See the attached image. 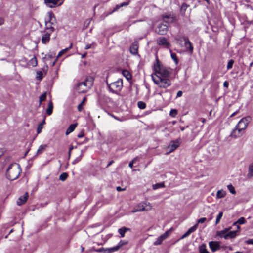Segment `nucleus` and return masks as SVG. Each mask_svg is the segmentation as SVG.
I'll list each match as a JSON object with an SVG mask.
<instances>
[{
    "instance_id": "39448f33",
    "label": "nucleus",
    "mask_w": 253,
    "mask_h": 253,
    "mask_svg": "<svg viewBox=\"0 0 253 253\" xmlns=\"http://www.w3.org/2000/svg\"><path fill=\"white\" fill-rule=\"evenodd\" d=\"M107 84L110 90L115 93H118L121 91L123 87V81L122 79H118L117 81L110 84Z\"/></svg>"
},
{
    "instance_id": "9b49d317",
    "label": "nucleus",
    "mask_w": 253,
    "mask_h": 253,
    "mask_svg": "<svg viewBox=\"0 0 253 253\" xmlns=\"http://www.w3.org/2000/svg\"><path fill=\"white\" fill-rule=\"evenodd\" d=\"M64 0H44V3L47 6L50 8H54L61 5Z\"/></svg>"
},
{
    "instance_id": "a878e982",
    "label": "nucleus",
    "mask_w": 253,
    "mask_h": 253,
    "mask_svg": "<svg viewBox=\"0 0 253 253\" xmlns=\"http://www.w3.org/2000/svg\"><path fill=\"white\" fill-rule=\"evenodd\" d=\"M127 243V242L126 241H123V240H121L119 243L118 244L114 247V249H115V251H118L121 247H122L124 245H126V244Z\"/></svg>"
},
{
    "instance_id": "864d4df0",
    "label": "nucleus",
    "mask_w": 253,
    "mask_h": 253,
    "mask_svg": "<svg viewBox=\"0 0 253 253\" xmlns=\"http://www.w3.org/2000/svg\"><path fill=\"white\" fill-rule=\"evenodd\" d=\"M183 94V92L182 91H178V92L177 93V96H176V97H180L182 96Z\"/></svg>"
},
{
    "instance_id": "473e14b6",
    "label": "nucleus",
    "mask_w": 253,
    "mask_h": 253,
    "mask_svg": "<svg viewBox=\"0 0 253 253\" xmlns=\"http://www.w3.org/2000/svg\"><path fill=\"white\" fill-rule=\"evenodd\" d=\"M188 5L186 4V3H183L181 5V9H180V12L182 15H184L185 11L188 8Z\"/></svg>"
},
{
    "instance_id": "79ce46f5",
    "label": "nucleus",
    "mask_w": 253,
    "mask_h": 253,
    "mask_svg": "<svg viewBox=\"0 0 253 253\" xmlns=\"http://www.w3.org/2000/svg\"><path fill=\"white\" fill-rule=\"evenodd\" d=\"M222 216H223V212H219L217 216L216 219V221H215L216 225H217V224H218L219 223L220 219L222 218Z\"/></svg>"
},
{
    "instance_id": "bb28decb",
    "label": "nucleus",
    "mask_w": 253,
    "mask_h": 253,
    "mask_svg": "<svg viewBox=\"0 0 253 253\" xmlns=\"http://www.w3.org/2000/svg\"><path fill=\"white\" fill-rule=\"evenodd\" d=\"M46 147L47 145L45 144L40 145L37 151L36 155H40L42 154L45 150Z\"/></svg>"
},
{
    "instance_id": "6e6d98bb",
    "label": "nucleus",
    "mask_w": 253,
    "mask_h": 253,
    "mask_svg": "<svg viewBox=\"0 0 253 253\" xmlns=\"http://www.w3.org/2000/svg\"><path fill=\"white\" fill-rule=\"evenodd\" d=\"M228 85H229V84H228V82L227 81H225L223 83V86H224V87H225L227 88L228 87Z\"/></svg>"
},
{
    "instance_id": "de8ad7c7",
    "label": "nucleus",
    "mask_w": 253,
    "mask_h": 253,
    "mask_svg": "<svg viewBox=\"0 0 253 253\" xmlns=\"http://www.w3.org/2000/svg\"><path fill=\"white\" fill-rule=\"evenodd\" d=\"M177 111L176 109L171 110V111H170V113H169L170 115L172 117L175 116L177 115Z\"/></svg>"
},
{
    "instance_id": "423d86ee",
    "label": "nucleus",
    "mask_w": 253,
    "mask_h": 253,
    "mask_svg": "<svg viewBox=\"0 0 253 253\" xmlns=\"http://www.w3.org/2000/svg\"><path fill=\"white\" fill-rule=\"evenodd\" d=\"M152 208L151 204L149 202H142L132 211V212L149 211L152 209Z\"/></svg>"
},
{
    "instance_id": "4be33fe9",
    "label": "nucleus",
    "mask_w": 253,
    "mask_h": 253,
    "mask_svg": "<svg viewBox=\"0 0 253 253\" xmlns=\"http://www.w3.org/2000/svg\"><path fill=\"white\" fill-rule=\"evenodd\" d=\"M98 252H102L104 253H112L115 252V249H114V247L110 248H101L97 250V251Z\"/></svg>"
},
{
    "instance_id": "69168bd1",
    "label": "nucleus",
    "mask_w": 253,
    "mask_h": 253,
    "mask_svg": "<svg viewBox=\"0 0 253 253\" xmlns=\"http://www.w3.org/2000/svg\"><path fill=\"white\" fill-rule=\"evenodd\" d=\"M85 56H86V53H84V54L82 55L81 57H82V58H84Z\"/></svg>"
},
{
    "instance_id": "f8f14e48",
    "label": "nucleus",
    "mask_w": 253,
    "mask_h": 253,
    "mask_svg": "<svg viewBox=\"0 0 253 253\" xmlns=\"http://www.w3.org/2000/svg\"><path fill=\"white\" fill-rule=\"evenodd\" d=\"M244 133V131L235 126L234 128L232 130L230 134V137L234 139H236L241 137Z\"/></svg>"
},
{
    "instance_id": "b1692460",
    "label": "nucleus",
    "mask_w": 253,
    "mask_h": 253,
    "mask_svg": "<svg viewBox=\"0 0 253 253\" xmlns=\"http://www.w3.org/2000/svg\"><path fill=\"white\" fill-rule=\"evenodd\" d=\"M226 195V192L225 191L221 189L219 190H218L216 193V198L217 199H220L224 198L225 195Z\"/></svg>"
},
{
    "instance_id": "4468645a",
    "label": "nucleus",
    "mask_w": 253,
    "mask_h": 253,
    "mask_svg": "<svg viewBox=\"0 0 253 253\" xmlns=\"http://www.w3.org/2000/svg\"><path fill=\"white\" fill-rule=\"evenodd\" d=\"M170 231H167L163 234L159 236L154 243V245L155 246L159 245L161 244L162 242L165 240L169 235Z\"/></svg>"
},
{
    "instance_id": "2eb2a0df",
    "label": "nucleus",
    "mask_w": 253,
    "mask_h": 253,
    "mask_svg": "<svg viewBox=\"0 0 253 253\" xmlns=\"http://www.w3.org/2000/svg\"><path fill=\"white\" fill-rule=\"evenodd\" d=\"M168 30V26L166 24H160L156 29L157 32L160 35L165 34Z\"/></svg>"
},
{
    "instance_id": "f03ea898",
    "label": "nucleus",
    "mask_w": 253,
    "mask_h": 253,
    "mask_svg": "<svg viewBox=\"0 0 253 253\" xmlns=\"http://www.w3.org/2000/svg\"><path fill=\"white\" fill-rule=\"evenodd\" d=\"M21 171V167L18 164L12 163L8 166L7 169L6 177L10 180H14L19 177Z\"/></svg>"
},
{
    "instance_id": "4c0bfd02",
    "label": "nucleus",
    "mask_w": 253,
    "mask_h": 253,
    "mask_svg": "<svg viewBox=\"0 0 253 253\" xmlns=\"http://www.w3.org/2000/svg\"><path fill=\"white\" fill-rule=\"evenodd\" d=\"M68 176V175L67 173L63 172L60 175L59 179L61 181H64L67 178Z\"/></svg>"
},
{
    "instance_id": "58836bf2",
    "label": "nucleus",
    "mask_w": 253,
    "mask_h": 253,
    "mask_svg": "<svg viewBox=\"0 0 253 253\" xmlns=\"http://www.w3.org/2000/svg\"><path fill=\"white\" fill-rule=\"evenodd\" d=\"M227 187L231 193H232V194H236V191L235 190V188L232 184L228 185L227 186Z\"/></svg>"
},
{
    "instance_id": "13d9d810",
    "label": "nucleus",
    "mask_w": 253,
    "mask_h": 253,
    "mask_svg": "<svg viewBox=\"0 0 253 253\" xmlns=\"http://www.w3.org/2000/svg\"><path fill=\"white\" fill-rule=\"evenodd\" d=\"M91 44H87L85 46V49H88L91 48Z\"/></svg>"
},
{
    "instance_id": "2f4dec72",
    "label": "nucleus",
    "mask_w": 253,
    "mask_h": 253,
    "mask_svg": "<svg viewBox=\"0 0 253 253\" xmlns=\"http://www.w3.org/2000/svg\"><path fill=\"white\" fill-rule=\"evenodd\" d=\"M248 176L249 177L253 176V162L249 166Z\"/></svg>"
},
{
    "instance_id": "5701e85b",
    "label": "nucleus",
    "mask_w": 253,
    "mask_h": 253,
    "mask_svg": "<svg viewBox=\"0 0 253 253\" xmlns=\"http://www.w3.org/2000/svg\"><path fill=\"white\" fill-rule=\"evenodd\" d=\"M77 126V123L70 125L68 127V128L66 130V131L65 133L66 135H67L69 134L70 133H71L72 132H73L75 130Z\"/></svg>"
},
{
    "instance_id": "338daca9",
    "label": "nucleus",
    "mask_w": 253,
    "mask_h": 253,
    "mask_svg": "<svg viewBox=\"0 0 253 253\" xmlns=\"http://www.w3.org/2000/svg\"><path fill=\"white\" fill-rule=\"evenodd\" d=\"M113 163V161H111V162H110L108 164L107 166L108 167V166H110V165H111Z\"/></svg>"
},
{
    "instance_id": "a19ab883",
    "label": "nucleus",
    "mask_w": 253,
    "mask_h": 253,
    "mask_svg": "<svg viewBox=\"0 0 253 253\" xmlns=\"http://www.w3.org/2000/svg\"><path fill=\"white\" fill-rule=\"evenodd\" d=\"M170 52L171 53V58L174 60L175 63L176 64H177L178 63V59L177 58L176 54H175L174 53H172L171 50H170Z\"/></svg>"
},
{
    "instance_id": "f3484780",
    "label": "nucleus",
    "mask_w": 253,
    "mask_h": 253,
    "mask_svg": "<svg viewBox=\"0 0 253 253\" xmlns=\"http://www.w3.org/2000/svg\"><path fill=\"white\" fill-rule=\"evenodd\" d=\"M51 33L48 31H43L42 37V42L43 44H46L50 40Z\"/></svg>"
},
{
    "instance_id": "bf43d9fd",
    "label": "nucleus",
    "mask_w": 253,
    "mask_h": 253,
    "mask_svg": "<svg viewBox=\"0 0 253 253\" xmlns=\"http://www.w3.org/2000/svg\"><path fill=\"white\" fill-rule=\"evenodd\" d=\"M238 112V111H235V112H234L233 113H232L231 115H230V117H232L233 116H234L235 115H236Z\"/></svg>"
},
{
    "instance_id": "8fccbe9b",
    "label": "nucleus",
    "mask_w": 253,
    "mask_h": 253,
    "mask_svg": "<svg viewBox=\"0 0 253 253\" xmlns=\"http://www.w3.org/2000/svg\"><path fill=\"white\" fill-rule=\"evenodd\" d=\"M136 158H134L133 160H132L129 164V167L131 168H132L133 166L134 163H135L136 161Z\"/></svg>"
},
{
    "instance_id": "774afa93",
    "label": "nucleus",
    "mask_w": 253,
    "mask_h": 253,
    "mask_svg": "<svg viewBox=\"0 0 253 253\" xmlns=\"http://www.w3.org/2000/svg\"><path fill=\"white\" fill-rule=\"evenodd\" d=\"M85 100H86V98H84V99L83 100V101L81 102H83V103L84 104V103L85 102Z\"/></svg>"
},
{
    "instance_id": "72a5a7b5",
    "label": "nucleus",
    "mask_w": 253,
    "mask_h": 253,
    "mask_svg": "<svg viewBox=\"0 0 253 253\" xmlns=\"http://www.w3.org/2000/svg\"><path fill=\"white\" fill-rule=\"evenodd\" d=\"M45 120H43L38 126L37 128V133L39 134L41 133L42 129L43 126L45 124Z\"/></svg>"
},
{
    "instance_id": "e433bc0d",
    "label": "nucleus",
    "mask_w": 253,
    "mask_h": 253,
    "mask_svg": "<svg viewBox=\"0 0 253 253\" xmlns=\"http://www.w3.org/2000/svg\"><path fill=\"white\" fill-rule=\"evenodd\" d=\"M246 220L244 217H241L236 222H234L233 225H235L237 224H243L245 223Z\"/></svg>"
},
{
    "instance_id": "0e129e2a",
    "label": "nucleus",
    "mask_w": 253,
    "mask_h": 253,
    "mask_svg": "<svg viewBox=\"0 0 253 253\" xmlns=\"http://www.w3.org/2000/svg\"><path fill=\"white\" fill-rule=\"evenodd\" d=\"M3 152L0 150V158L3 155Z\"/></svg>"
},
{
    "instance_id": "f704fd0d",
    "label": "nucleus",
    "mask_w": 253,
    "mask_h": 253,
    "mask_svg": "<svg viewBox=\"0 0 253 253\" xmlns=\"http://www.w3.org/2000/svg\"><path fill=\"white\" fill-rule=\"evenodd\" d=\"M164 187H165V185L163 182L156 183L155 184L153 185V189L154 190H156V189H159L160 188Z\"/></svg>"
},
{
    "instance_id": "37998d69",
    "label": "nucleus",
    "mask_w": 253,
    "mask_h": 253,
    "mask_svg": "<svg viewBox=\"0 0 253 253\" xmlns=\"http://www.w3.org/2000/svg\"><path fill=\"white\" fill-rule=\"evenodd\" d=\"M137 104L138 107L141 109H144L146 108V104L142 101H139Z\"/></svg>"
},
{
    "instance_id": "ea45409f",
    "label": "nucleus",
    "mask_w": 253,
    "mask_h": 253,
    "mask_svg": "<svg viewBox=\"0 0 253 253\" xmlns=\"http://www.w3.org/2000/svg\"><path fill=\"white\" fill-rule=\"evenodd\" d=\"M123 75L127 79L131 78V74L127 70H124L122 72Z\"/></svg>"
},
{
    "instance_id": "c756f323",
    "label": "nucleus",
    "mask_w": 253,
    "mask_h": 253,
    "mask_svg": "<svg viewBox=\"0 0 253 253\" xmlns=\"http://www.w3.org/2000/svg\"><path fill=\"white\" fill-rule=\"evenodd\" d=\"M28 64L32 67H35L37 65V60L35 56L32 58L28 62Z\"/></svg>"
},
{
    "instance_id": "ddd939ff",
    "label": "nucleus",
    "mask_w": 253,
    "mask_h": 253,
    "mask_svg": "<svg viewBox=\"0 0 253 253\" xmlns=\"http://www.w3.org/2000/svg\"><path fill=\"white\" fill-rule=\"evenodd\" d=\"M180 143V141L178 140L171 141L168 147L169 149V151L166 154H169L176 150L179 147Z\"/></svg>"
},
{
    "instance_id": "3c124183",
    "label": "nucleus",
    "mask_w": 253,
    "mask_h": 253,
    "mask_svg": "<svg viewBox=\"0 0 253 253\" xmlns=\"http://www.w3.org/2000/svg\"><path fill=\"white\" fill-rule=\"evenodd\" d=\"M84 105L83 102H81L78 106V110L79 111H81L83 109V106Z\"/></svg>"
},
{
    "instance_id": "0eeeda50",
    "label": "nucleus",
    "mask_w": 253,
    "mask_h": 253,
    "mask_svg": "<svg viewBox=\"0 0 253 253\" xmlns=\"http://www.w3.org/2000/svg\"><path fill=\"white\" fill-rule=\"evenodd\" d=\"M48 19L45 22L46 29L51 34L54 30V28L51 25H54L56 23V19L54 14L51 12H48Z\"/></svg>"
},
{
    "instance_id": "20e7f679",
    "label": "nucleus",
    "mask_w": 253,
    "mask_h": 253,
    "mask_svg": "<svg viewBox=\"0 0 253 253\" xmlns=\"http://www.w3.org/2000/svg\"><path fill=\"white\" fill-rule=\"evenodd\" d=\"M231 227L225 228L221 231H217L216 235L220 237L224 238L225 239L234 238L236 235L238 230L230 231Z\"/></svg>"
},
{
    "instance_id": "f257e3e1",
    "label": "nucleus",
    "mask_w": 253,
    "mask_h": 253,
    "mask_svg": "<svg viewBox=\"0 0 253 253\" xmlns=\"http://www.w3.org/2000/svg\"><path fill=\"white\" fill-rule=\"evenodd\" d=\"M153 69L155 74H152V78L153 82L161 88H166L171 85V82L168 77L170 74L168 69L164 66L156 58L154 63Z\"/></svg>"
},
{
    "instance_id": "9d476101",
    "label": "nucleus",
    "mask_w": 253,
    "mask_h": 253,
    "mask_svg": "<svg viewBox=\"0 0 253 253\" xmlns=\"http://www.w3.org/2000/svg\"><path fill=\"white\" fill-rule=\"evenodd\" d=\"M162 18L163 21L167 24L172 23L175 21V16L172 13L163 14Z\"/></svg>"
},
{
    "instance_id": "412c9836",
    "label": "nucleus",
    "mask_w": 253,
    "mask_h": 253,
    "mask_svg": "<svg viewBox=\"0 0 253 253\" xmlns=\"http://www.w3.org/2000/svg\"><path fill=\"white\" fill-rule=\"evenodd\" d=\"M138 43L134 42L130 47V52L133 55H136L138 52Z\"/></svg>"
},
{
    "instance_id": "e2e57ef3",
    "label": "nucleus",
    "mask_w": 253,
    "mask_h": 253,
    "mask_svg": "<svg viewBox=\"0 0 253 253\" xmlns=\"http://www.w3.org/2000/svg\"><path fill=\"white\" fill-rule=\"evenodd\" d=\"M127 5V3H126V2L122 3V4H120V5H122V7H123V6H126Z\"/></svg>"
},
{
    "instance_id": "49530a36",
    "label": "nucleus",
    "mask_w": 253,
    "mask_h": 253,
    "mask_svg": "<svg viewBox=\"0 0 253 253\" xmlns=\"http://www.w3.org/2000/svg\"><path fill=\"white\" fill-rule=\"evenodd\" d=\"M233 64H234V61L233 60H230L228 62V64H227V69H231L232 67Z\"/></svg>"
},
{
    "instance_id": "680f3d73",
    "label": "nucleus",
    "mask_w": 253,
    "mask_h": 253,
    "mask_svg": "<svg viewBox=\"0 0 253 253\" xmlns=\"http://www.w3.org/2000/svg\"><path fill=\"white\" fill-rule=\"evenodd\" d=\"M73 149V147L72 146L70 148V149H69V155L70 156V154H71V151H72V150Z\"/></svg>"
},
{
    "instance_id": "c03bdc74",
    "label": "nucleus",
    "mask_w": 253,
    "mask_h": 253,
    "mask_svg": "<svg viewBox=\"0 0 253 253\" xmlns=\"http://www.w3.org/2000/svg\"><path fill=\"white\" fill-rule=\"evenodd\" d=\"M46 93L45 92L43 94H42L40 97V99H39V101H40V105H41V102L42 101H43L45 100L46 99Z\"/></svg>"
},
{
    "instance_id": "1a4fd4ad",
    "label": "nucleus",
    "mask_w": 253,
    "mask_h": 253,
    "mask_svg": "<svg viewBox=\"0 0 253 253\" xmlns=\"http://www.w3.org/2000/svg\"><path fill=\"white\" fill-rule=\"evenodd\" d=\"M250 121L251 118L250 117H244L239 121L236 126L245 132Z\"/></svg>"
},
{
    "instance_id": "c9c22d12",
    "label": "nucleus",
    "mask_w": 253,
    "mask_h": 253,
    "mask_svg": "<svg viewBox=\"0 0 253 253\" xmlns=\"http://www.w3.org/2000/svg\"><path fill=\"white\" fill-rule=\"evenodd\" d=\"M183 38H185L183 36H178L175 38V40L176 41V43L179 45H182V41H183Z\"/></svg>"
},
{
    "instance_id": "a211bd4d",
    "label": "nucleus",
    "mask_w": 253,
    "mask_h": 253,
    "mask_svg": "<svg viewBox=\"0 0 253 253\" xmlns=\"http://www.w3.org/2000/svg\"><path fill=\"white\" fill-rule=\"evenodd\" d=\"M209 247L212 252H215L220 249V245L218 242L211 241L209 242Z\"/></svg>"
},
{
    "instance_id": "09e8293b",
    "label": "nucleus",
    "mask_w": 253,
    "mask_h": 253,
    "mask_svg": "<svg viewBox=\"0 0 253 253\" xmlns=\"http://www.w3.org/2000/svg\"><path fill=\"white\" fill-rule=\"evenodd\" d=\"M82 159V155H80L79 156L77 157L72 162L73 164H75L78 162H79Z\"/></svg>"
},
{
    "instance_id": "dca6fc26",
    "label": "nucleus",
    "mask_w": 253,
    "mask_h": 253,
    "mask_svg": "<svg viewBox=\"0 0 253 253\" xmlns=\"http://www.w3.org/2000/svg\"><path fill=\"white\" fill-rule=\"evenodd\" d=\"M157 43L160 45H164L165 47L169 48L170 44L167 42L165 37H160L157 40Z\"/></svg>"
},
{
    "instance_id": "6ab92c4d",
    "label": "nucleus",
    "mask_w": 253,
    "mask_h": 253,
    "mask_svg": "<svg viewBox=\"0 0 253 253\" xmlns=\"http://www.w3.org/2000/svg\"><path fill=\"white\" fill-rule=\"evenodd\" d=\"M28 198V193H26L24 194V195H23L22 196H20L17 201V204L18 205H23V204H24L27 199Z\"/></svg>"
},
{
    "instance_id": "393cba45",
    "label": "nucleus",
    "mask_w": 253,
    "mask_h": 253,
    "mask_svg": "<svg viewBox=\"0 0 253 253\" xmlns=\"http://www.w3.org/2000/svg\"><path fill=\"white\" fill-rule=\"evenodd\" d=\"M53 105L51 101H49L48 104V108L46 110V113L48 115H50L53 111Z\"/></svg>"
},
{
    "instance_id": "cd10ccee",
    "label": "nucleus",
    "mask_w": 253,
    "mask_h": 253,
    "mask_svg": "<svg viewBox=\"0 0 253 253\" xmlns=\"http://www.w3.org/2000/svg\"><path fill=\"white\" fill-rule=\"evenodd\" d=\"M129 228H126L125 227H123L121 228H120L118 230V232L120 234L121 237H124L125 236V234L126 232V231L129 230Z\"/></svg>"
},
{
    "instance_id": "7ed1b4c3",
    "label": "nucleus",
    "mask_w": 253,
    "mask_h": 253,
    "mask_svg": "<svg viewBox=\"0 0 253 253\" xmlns=\"http://www.w3.org/2000/svg\"><path fill=\"white\" fill-rule=\"evenodd\" d=\"M93 78L91 76L87 77L85 80L79 83L77 86V90L79 93H85L88 91L93 85Z\"/></svg>"
},
{
    "instance_id": "aec40b11",
    "label": "nucleus",
    "mask_w": 253,
    "mask_h": 253,
    "mask_svg": "<svg viewBox=\"0 0 253 253\" xmlns=\"http://www.w3.org/2000/svg\"><path fill=\"white\" fill-rule=\"evenodd\" d=\"M183 41L184 42V46L187 49H188L190 52H192L193 48L192 43L189 41L188 38H183Z\"/></svg>"
},
{
    "instance_id": "6e6552de",
    "label": "nucleus",
    "mask_w": 253,
    "mask_h": 253,
    "mask_svg": "<svg viewBox=\"0 0 253 253\" xmlns=\"http://www.w3.org/2000/svg\"><path fill=\"white\" fill-rule=\"evenodd\" d=\"M206 220V218L205 217H202L199 219H198L197 221V223L193 226L190 228L187 231L184 233L181 237V239H184L187 236H188L190 234L194 232L198 228V224L200 223H203Z\"/></svg>"
},
{
    "instance_id": "603ef678",
    "label": "nucleus",
    "mask_w": 253,
    "mask_h": 253,
    "mask_svg": "<svg viewBox=\"0 0 253 253\" xmlns=\"http://www.w3.org/2000/svg\"><path fill=\"white\" fill-rule=\"evenodd\" d=\"M122 7V5H117L116 7L114 8V10L110 12V14L113 13L114 11L118 10L120 8Z\"/></svg>"
},
{
    "instance_id": "a18cd8bd",
    "label": "nucleus",
    "mask_w": 253,
    "mask_h": 253,
    "mask_svg": "<svg viewBox=\"0 0 253 253\" xmlns=\"http://www.w3.org/2000/svg\"><path fill=\"white\" fill-rule=\"evenodd\" d=\"M37 76L36 78L38 79L41 80L42 79L43 73L42 71H37Z\"/></svg>"
},
{
    "instance_id": "4d7b16f0",
    "label": "nucleus",
    "mask_w": 253,
    "mask_h": 253,
    "mask_svg": "<svg viewBox=\"0 0 253 253\" xmlns=\"http://www.w3.org/2000/svg\"><path fill=\"white\" fill-rule=\"evenodd\" d=\"M247 243L248 244H252L253 245V239H250L247 241Z\"/></svg>"
},
{
    "instance_id": "c85d7f7f",
    "label": "nucleus",
    "mask_w": 253,
    "mask_h": 253,
    "mask_svg": "<svg viewBox=\"0 0 253 253\" xmlns=\"http://www.w3.org/2000/svg\"><path fill=\"white\" fill-rule=\"evenodd\" d=\"M72 47V43H71L69 47H67L61 51H60L58 55L57 56V59L59 58L60 56H61L63 54L67 52L69 49H70Z\"/></svg>"
},
{
    "instance_id": "5fc2aeb1",
    "label": "nucleus",
    "mask_w": 253,
    "mask_h": 253,
    "mask_svg": "<svg viewBox=\"0 0 253 253\" xmlns=\"http://www.w3.org/2000/svg\"><path fill=\"white\" fill-rule=\"evenodd\" d=\"M116 190H117V191L120 192L121 191H124L125 190V188L123 189L121 187L118 186V187H117Z\"/></svg>"
},
{
    "instance_id": "052dcab7",
    "label": "nucleus",
    "mask_w": 253,
    "mask_h": 253,
    "mask_svg": "<svg viewBox=\"0 0 253 253\" xmlns=\"http://www.w3.org/2000/svg\"><path fill=\"white\" fill-rule=\"evenodd\" d=\"M84 136V134L83 133H81L80 134L78 135V137L79 138H81Z\"/></svg>"
},
{
    "instance_id": "7c9ffc66",
    "label": "nucleus",
    "mask_w": 253,
    "mask_h": 253,
    "mask_svg": "<svg viewBox=\"0 0 253 253\" xmlns=\"http://www.w3.org/2000/svg\"><path fill=\"white\" fill-rule=\"evenodd\" d=\"M199 251L200 253H209L206 249L205 244H202L199 247Z\"/></svg>"
}]
</instances>
